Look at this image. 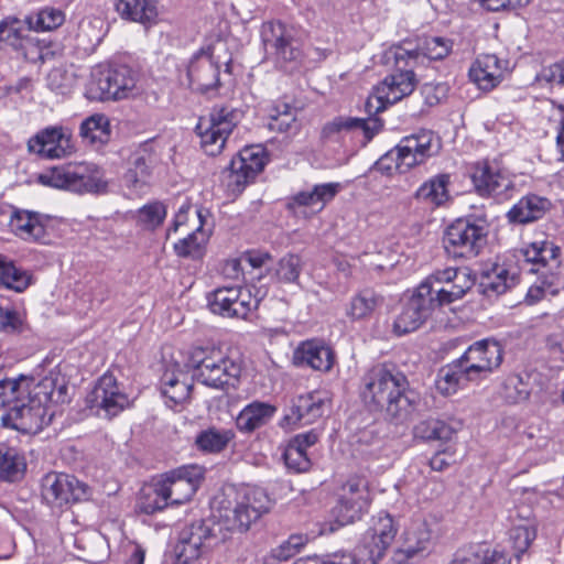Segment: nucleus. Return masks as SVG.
Returning a JSON list of instances; mask_svg holds the SVG:
<instances>
[{"mask_svg":"<svg viewBox=\"0 0 564 564\" xmlns=\"http://www.w3.org/2000/svg\"><path fill=\"white\" fill-rule=\"evenodd\" d=\"M371 498L368 481L364 477H350L341 487L337 505L333 509L336 521L346 525L358 520L367 511Z\"/></svg>","mask_w":564,"mask_h":564,"instance_id":"f3484780","label":"nucleus"},{"mask_svg":"<svg viewBox=\"0 0 564 564\" xmlns=\"http://www.w3.org/2000/svg\"><path fill=\"white\" fill-rule=\"evenodd\" d=\"M440 143L432 131L422 130L417 133L404 137L399 144L387 152L378 162L382 169L391 170L387 162H394V169L400 173L424 163L429 158L437 153Z\"/></svg>","mask_w":564,"mask_h":564,"instance_id":"9d476101","label":"nucleus"},{"mask_svg":"<svg viewBox=\"0 0 564 564\" xmlns=\"http://www.w3.org/2000/svg\"><path fill=\"white\" fill-rule=\"evenodd\" d=\"M240 119L241 111L228 106H215L208 117L199 118L195 131L203 151L210 156L220 154Z\"/></svg>","mask_w":564,"mask_h":564,"instance_id":"1a4fd4ad","label":"nucleus"},{"mask_svg":"<svg viewBox=\"0 0 564 564\" xmlns=\"http://www.w3.org/2000/svg\"><path fill=\"white\" fill-rule=\"evenodd\" d=\"M88 487L67 474H47L42 480V497L52 507L62 508L86 499Z\"/></svg>","mask_w":564,"mask_h":564,"instance_id":"aec40b11","label":"nucleus"},{"mask_svg":"<svg viewBox=\"0 0 564 564\" xmlns=\"http://www.w3.org/2000/svg\"><path fill=\"white\" fill-rule=\"evenodd\" d=\"M170 506L161 479L144 486L137 503L138 510L145 514H153Z\"/></svg>","mask_w":564,"mask_h":564,"instance_id":"37998d69","label":"nucleus"},{"mask_svg":"<svg viewBox=\"0 0 564 564\" xmlns=\"http://www.w3.org/2000/svg\"><path fill=\"white\" fill-rule=\"evenodd\" d=\"M29 31L26 18L20 20L14 17H7L0 21V43L18 48L22 46Z\"/></svg>","mask_w":564,"mask_h":564,"instance_id":"09e8293b","label":"nucleus"},{"mask_svg":"<svg viewBox=\"0 0 564 564\" xmlns=\"http://www.w3.org/2000/svg\"><path fill=\"white\" fill-rule=\"evenodd\" d=\"M238 288H219L208 297L210 311L215 314L228 317Z\"/></svg>","mask_w":564,"mask_h":564,"instance_id":"13d9d810","label":"nucleus"},{"mask_svg":"<svg viewBox=\"0 0 564 564\" xmlns=\"http://www.w3.org/2000/svg\"><path fill=\"white\" fill-rule=\"evenodd\" d=\"M383 299L372 290H362L351 297L346 308V315L352 321L370 318L381 306Z\"/></svg>","mask_w":564,"mask_h":564,"instance_id":"ea45409f","label":"nucleus"},{"mask_svg":"<svg viewBox=\"0 0 564 564\" xmlns=\"http://www.w3.org/2000/svg\"><path fill=\"white\" fill-rule=\"evenodd\" d=\"M305 543V536L301 534L291 535L286 541L272 550L271 556L278 561H288L300 553Z\"/></svg>","mask_w":564,"mask_h":564,"instance_id":"e2e57ef3","label":"nucleus"},{"mask_svg":"<svg viewBox=\"0 0 564 564\" xmlns=\"http://www.w3.org/2000/svg\"><path fill=\"white\" fill-rule=\"evenodd\" d=\"M259 300L251 294L249 289L238 288L228 317L247 318L252 311L257 310Z\"/></svg>","mask_w":564,"mask_h":564,"instance_id":"5fc2aeb1","label":"nucleus"},{"mask_svg":"<svg viewBox=\"0 0 564 564\" xmlns=\"http://www.w3.org/2000/svg\"><path fill=\"white\" fill-rule=\"evenodd\" d=\"M448 185L449 175L438 174L416 189L415 198L432 206H441L449 199Z\"/></svg>","mask_w":564,"mask_h":564,"instance_id":"58836bf2","label":"nucleus"},{"mask_svg":"<svg viewBox=\"0 0 564 564\" xmlns=\"http://www.w3.org/2000/svg\"><path fill=\"white\" fill-rule=\"evenodd\" d=\"M75 74L64 66H57L50 70L46 77L47 87L56 94L66 95L75 85Z\"/></svg>","mask_w":564,"mask_h":564,"instance_id":"6e6d98bb","label":"nucleus"},{"mask_svg":"<svg viewBox=\"0 0 564 564\" xmlns=\"http://www.w3.org/2000/svg\"><path fill=\"white\" fill-rule=\"evenodd\" d=\"M440 143L432 131L422 130L417 133L404 137L399 144L387 152L378 162L382 169L391 170L387 162H394V169L400 173L424 163L429 158L437 153Z\"/></svg>","mask_w":564,"mask_h":564,"instance_id":"9b49d317","label":"nucleus"},{"mask_svg":"<svg viewBox=\"0 0 564 564\" xmlns=\"http://www.w3.org/2000/svg\"><path fill=\"white\" fill-rule=\"evenodd\" d=\"M471 182L480 196H498L508 198L513 189L509 174L494 162H478L471 171Z\"/></svg>","mask_w":564,"mask_h":564,"instance_id":"5701e85b","label":"nucleus"},{"mask_svg":"<svg viewBox=\"0 0 564 564\" xmlns=\"http://www.w3.org/2000/svg\"><path fill=\"white\" fill-rule=\"evenodd\" d=\"M327 398L317 391L299 395L283 416L282 424L294 427L314 423L324 413Z\"/></svg>","mask_w":564,"mask_h":564,"instance_id":"393cba45","label":"nucleus"},{"mask_svg":"<svg viewBox=\"0 0 564 564\" xmlns=\"http://www.w3.org/2000/svg\"><path fill=\"white\" fill-rule=\"evenodd\" d=\"M26 399H17L2 415V424L25 434H36L51 421L48 404L64 403L68 399V386L64 376L51 371L46 377L28 386Z\"/></svg>","mask_w":564,"mask_h":564,"instance_id":"7ed1b4c3","label":"nucleus"},{"mask_svg":"<svg viewBox=\"0 0 564 564\" xmlns=\"http://www.w3.org/2000/svg\"><path fill=\"white\" fill-rule=\"evenodd\" d=\"M521 253L525 262L532 264V268L529 269L532 273H538L541 269L547 267L551 269L556 268L560 263L558 258L561 250L552 241H534L521 249Z\"/></svg>","mask_w":564,"mask_h":564,"instance_id":"473e14b6","label":"nucleus"},{"mask_svg":"<svg viewBox=\"0 0 564 564\" xmlns=\"http://www.w3.org/2000/svg\"><path fill=\"white\" fill-rule=\"evenodd\" d=\"M422 284L431 286V295L437 307L460 300L475 284L468 268H445L430 274Z\"/></svg>","mask_w":564,"mask_h":564,"instance_id":"f8f14e48","label":"nucleus"},{"mask_svg":"<svg viewBox=\"0 0 564 564\" xmlns=\"http://www.w3.org/2000/svg\"><path fill=\"white\" fill-rule=\"evenodd\" d=\"M486 229L466 219H457L444 234L443 245L453 258L470 259L476 257L486 243Z\"/></svg>","mask_w":564,"mask_h":564,"instance_id":"4468645a","label":"nucleus"},{"mask_svg":"<svg viewBox=\"0 0 564 564\" xmlns=\"http://www.w3.org/2000/svg\"><path fill=\"white\" fill-rule=\"evenodd\" d=\"M459 360L475 381L487 378L503 360V348L495 339H481L470 345Z\"/></svg>","mask_w":564,"mask_h":564,"instance_id":"a211bd4d","label":"nucleus"},{"mask_svg":"<svg viewBox=\"0 0 564 564\" xmlns=\"http://www.w3.org/2000/svg\"><path fill=\"white\" fill-rule=\"evenodd\" d=\"M23 326L22 316L14 310L0 306V329L4 333L21 332Z\"/></svg>","mask_w":564,"mask_h":564,"instance_id":"338daca9","label":"nucleus"},{"mask_svg":"<svg viewBox=\"0 0 564 564\" xmlns=\"http://www.w3.org/2000/svg\"><path fill=\"white\" fill-rule=\"evenodd\" d=\"M187 77L194 89L205 91L217 87L219 66L209 51L202 50L192 57L187 67Z\"/></svg>","mask_w":564,"mask_h":564,"instance_id":"cd10ccee","label":"nucleus"},{"mask_svg":"<svg viewBox=\"0 0 564 564\" xmlns=\"http://www.w3.org/2000/svg\"><path fill=\"white\" fill-rule=\"evenodd\" d=\"M188 365L194 369V377L199 382L214 389L236 387L241 373L240 362L216 347L192 349Z\"/></svg>","mask_w":564,"mask_h":564,"instance_id":"20e7f679","label":"nucleus"},{"mask_svg":"<svg viewBox=\"0 0 564 564\" xmlns=\"http://www.w3.org/2000/svg\"><path fill=\"white\" fill-rule=\"evenodd\" d=\"M338 183H325L315 185L312 189L299 192L288 203L289 209L295 214L311 216L322 212L339 192Z\"/></svg>","mask_w":564,"mask_h":564,"instance_id":"bb28decb","label":"nucleus"},{"mask_svg":"<svg viewBox=\"0 0 564 564\" xmlns=\"http://www.w3.org/2000/svg\"><path fill=\"white\" fill-rule=\"evenodd\" d=\"M550 208L547 198L529 194L513 205L507 216L511 223L528 224L542 218Z\"/></svg>","mask_w":564,"mask_h":564,"instance_id":"f704fd0d","label":"nucleus"},{"mask_svg":"<svg viewBox=\"0 0 564 564\" xmlns=\"http://www.w3.org/2000/svg\"><path fill=\"white\" fill-rule=\"evenodd\" d=\"M207 242L206 234L198 227L195 231L174 243L178 257L198 259L203 256Z\"/></svg>","mask_w":564,"mask_h":564,"instance_id":"8fccbe9b","label":"nucleus"},{"mask_svg":"<svg viewBox=\"0 0 564 564\" xmlns=\"http://www.w3.org/2000/svg\"><path fill=\"white\" fill-rule=\"evenodd\" d=\"M109 133V122L104 115H94L80 124V135L89 143H105Z\"/></svg>","mask_w":564,"mask_h":564,"instance_id":"3c124183","label":"nucleus"},{"mask_svg":"<svg viewBox=\"0 0 564 564\" xmlns=\"http://www.w3.org/2000/svg\"><path fill=\"white\" fill-rule=\"evenodd\" d=\"M432 532L425 519L414 517L404 525L400 536V551L408 557L426 551L431 544Z\"/></svg>","mask_w":564,"mask_h":564,"instance_id":"c756f323","label":"nucleus"},{"mask_svg":"<svg viewBox=\"0 0 564 564\" xmlns=\"http://www.w3.org/2000/svg\"><path fill=\"white\" fill-rule=\"evenodd\" d=\"M31 284H33V275L30 271L18 267L12 260L0 254V288L22 293Z\"/></svg>","mask_w":564,"mask_h":564,"instance_id":"4c0bfd02","label":"nucleus"},{"mask_svg":"<svg viewBox=\"0 0 564 564\" xmlns=\"http://www.w3.org/2000/svg\"><path fill=\"white\" fill-rule=\"evenodd\" d=\"M458 359L442 367L437 373L436 388L443 395H452L469 382L475 381Z\"/></svg>","mask_w":564,"mask_h":564,"instance_id":"c9c22d12","label":"nucleus"},{"mask_svg":"<svg viewBox=\"0 0 564 564\" xmlns=\"http://www.w3.org/2000/svg\"><path fill=\"white\" fill-rule=\"evenodd\" d=\"M115 7L122 19L140 23L145 29L158 22L159 10L155 0H116Z\"/></svg>","mask_w":564,"mask_h":564,"instance_id":"2f4dec72","label":"nucleus"},{"mask_svg":"<svg viewBox=\"0 0 564 564\" xmlns=\"http://www.w3.org/2000/svg\"><path fill=\"white\" fill-rule=\"evenodd\" d=\"M302 270L301 258L296 254H286L278 263L275 275L281 282H295Z\"/></svg>","mask_w":564,"mask_h":564,"instance_id":"bf43d9fd","label":"nucleus"},{"mask_svg":"<svg viewBox=\"0 0 564 564\" xmlns=\"http://www.w3.org/2000/svg\"><path fill=\"white\" fill-rule=\"evenodd\" d=\"M39 181L43 185L78 194L106 193L108 187L104 172L91 163L56 166L41 174Z\"/></svg>","mask_w":564,"mask_h":564,"instance_id":"39448f33","label":"nucleus"},{"mask_svg":"<svg viewBox=\"0 0 564 564\" xmlns=\"http://www.w3.org/2000/svg\"><path fill=\"white\" fill-rule=\"evenodd\" d=\"M518 283V274L503 264H496L482 273L479 288L486 296H496L506 293Z\"/></svg>","mask_w":564,"mask_h":564,"instance_id":"72a5a7b5","label":"nucleus"},{"mask_svg":"<svg viewBox=\"0 0 564 564\" xmlns=\"http://www.w3.org/2000/svg\"><path fill=\"white\" fill-rule=\"evenodd\" d=\"M536 80L550 85H564V58L542 68L536 75Z\"/></svg>","mask_w":564,"mask_h":564,"instance_id":"69168bd1","label":"nucleus"},{"mask_svg":"<svg viewBox=\"0 0 564 564\" xmlns=\"http://www.w3.org/2000/svg\"><path fill=\"white\" fill-rule=\"evenodd\" d=\"M397 534L394 520L390 514H379L366 532L364 542L354 553L344 554L338 561L325 564H376L390 546Z\"/></svg>","mask_w":564,"mask_h":564,"instance_id":"423d86ee","label":"nucleus"},{"mask_svg":"<svg viewBox=\"0 0 564 564\" xmlns=\"http://www.w3.org/2000/svg\"><path fill=\"white\" fill-rule=\"evenodd\" d=\"M530 376L527 372L509 375L502 384V397L508 403H521L531 394Z\"/></svg>","mask_w":564,"mask_h":564,"instance_id":"49530a36","label":"nucleus"},{"mask_svg":"<svg viewBox=\"0 0 564 564\" xmlns=\"http://www.w3.org/2000/svg\"><path fill=\"white\" fill-rule=\"evenodd\" d=\"M24 469L23 458L15 448L0 444V478L13 480Z\"/></svg>","mask_w":564,"mask_h":564,"instance_id":"864d4df0","label":"nucleus"},{"mask_svg":"<svg viewBox=\"0 0 564 564\" xmlns=\"http://www.w3.org/2000/svg\"><path fill=\"white\" fill-rule=\"evenodd\" d=\"M64 13L54 8H45L35 15L26 17L30 31L43 32L54 30L63 24Z\"/></svg>","mask_w":564,"mask_h":564,"instance_id":"603ef678","label":"nucleus"},{"mask_svg":"<svg viewBox=\"0 0 564 564\" xmlns=\"http://www.w3.org/2000/svg\"><path fill=\"white\" fill-rule=\"evenodd\" d=\"M94 409L104 411L105 416L112 417L130 405V400L123 388L112 373L102 375L88 397Z\"/></svg>","mask_w":564,"mask_h":564,"instance_id":"4be33fe9","label":"nucleus"},{"mask_svg":"<svg viewBox=\"0 0 564 564\" xmlns=\"http://www.w3.org/2000/svg\"><path fill=\"white\" fill-rule=\"evenodd\" d=\"M361 397L367 405L384 411L395 423L410 420L421 401L405 375L386 364H378L364 375Z\"/></svg>","mask_w":564,"mask_h":564,"instance_id":"f03ea898","label":"nucleus"},{"mask_svg":"<svg viewBox=\"0 0 564 564\" xmlns=\"http://www.w3.org/2000/svg\"><path fill=\"white\" fill-rule=\"evenodd\" d=\"M383 122L378 117L367 119L338 116L326 122L321 131V138L325 141H339L344 133L361 130L366 140L370 141L381 131Z\"/></svg>","mask_w":564,"mask_h":564,"instance_id":"a878e982","label":"nucleus"},{"mask_svg":"<svg viewBox=\"0 0 564 564\" xmlns=\"http://www.w3.org/2000/svg\"><path fill=\"white\" fill-rule=\"evenodd\" d=\"M260 35L267 56L272 58L276 67L285 72L297 68L302 52L293 28L281 21H268L261 25Z\"/></svg>","mask_w":564,"mask_h":564,"instance_id":"6e6552de","label":"nucleus"},{"mask_svg":"<svg viewBox=\"0 0 564 564\" xmlns=\"http://www.w3.org/2000/svg\"><path fill=\"white\" fill-rule=\"evenodd\" d=\"M265 150L261 145L245 147L232 158L226 175L227 189L234 195L240 194L254 181L267 164Z\"/></svg>","mask_w":564,"mask_h":564,"instance_id":"2eb2a0df","label":"nucleus"},{"mask_svg":"<svg viewBox=\"0 0 564 564\" xmlns=\"http://www.w3.org/2000/svg\"><path fill=\"white\" fill-rule=\"evenodd\" d=\"M452 50V42L438 36L424 39L416 48H406L402 45L390 47L384 56L388 63L393 62L398 67H415L424 61H438L445 58Z\"/></svg>","mask_w":564,"mask_h":564,"instance_id":"6ab92c4d","label":"nucleus"},{"mask_svg":"<svg viewBox=\"0 0 564 564\" xmlns=\"http://www.w3.org/2000/svg\"><path fill=\"white\" fill-rule=\"evenodd\" d=\"M536 536L535 528L529 523L514 525L509 533L510 541L516 551V557L527 552Z\"/></svg>","mask_w":564,"mask_h":564,"instance_id":"4d7b16f0","label":"nucleus"},{"mask_svg":"<svg viewBox=\"0 0 564 564\" xmlns=\"http://www.w3.org/2000/svg\"><path fill=\"white\" fill-rule=\"evenodd\" d=\"M165 216V206L160 202H153L139 209L138 221L149 229H154L162 224Z\"/></svg>","mask_w":564,"mask_h":564,"instance_id":"052dcab7","label":"nucleus"},{"mask_svg":"<svg viewBox=\"0 0 564 564\" xmlns=\"http://www.w3.org/2000/svg\"><path fill=\"white\" fill-rule=\"evenodd\" d=\"M297 108L288 102H276L270 110L268 127L272 131L295 133L299 130Z\"/></svg>","mask_w":564,"mask_h":564,"instance_id":"c03bdc74","label":"nucleus"},{"mask_svg":"<svg viewBox=\"0 0 564 564\" xmlns=\"http://www.w3.org/2000/svg\"><path fill=\"white\" fill-rule=\"evenodd\" d=\"M28 150L44 159H62L72 152L70 134L61 127H46L28 141Z\"/></svg>","mask_w":564,"mask_h":564,"instance_id":"b1692460","label":"nucleus"},{"mask_svg":"<svg viewBox=\"0 0 564 564\" xmlns=\"http://www.w3.org/2000/svg\"><path fill=\"white\" fill-rule=\"evenodd\" d=\"M234 438L235 432L231 429L213 426L199 432L195 444L202 452L216 454L223 452Z\"/></svg>","mask_w":564,"mask_h":564,"instance_id":"a18cd8bd","label":"nucleus"},{"mask_svg":"<svg viewBox=\"0 0 564 564\" xmlns=\"http://www.w3.org/2000/svg\"><path fill=\"white\" fill-rule=\"evenodd\" d=\"M454 433L449 424L436 419L421 421L413 429L414 436L424 441L447 442L452 440Z\"/></svg>","mask_w":564,"mask_h":564,"instance_id":"de8ad7c7","label":"nucleus"},{"mask_svg":"<svg viewBox=\"0 0 564 564\" xmlns=\"http://www.w3.org/2000/svg\"><path fill=\"white\" fill-rule=\"evenodd\" d=\"M181 377L185 376L180 371H165L161 378V391L171 408L184 403L191 394L192 386Z\"/></svg>","mask_w":564,"mask_h":564,"instance_id":"a19ab883","label":"nucleus"},{"mask_svg":"<svg viewBox=\"0 0 564 564\" xmlns=\"http://www.w3.org/2000/svg\"><path fill=\"white\" fill-rule=\"evenodd\" d=\"M276 408L265 402H252L245 406L236 420L237 427L242 432H253L265 425L273 417Z\"/></svg>","mask_w":564,"mask_h":564,"instance_id":"e433bc0d","label":"nucleus"},{"mask_svg":"<svg viewBox=\"0 0 564 564\" xmlns=\"http://www.w3.org/2000/svg\"><path fill=\"white\" fill-rule=\"evenodd\" d=\"M395 73L387 76L368 97L366 109L371 113H378L400 101L402 98L411 95L416 86V78L413 72L414 67H398Z\"/></svg>","mask_w":564,"mask_h":564,"instance_id":"ddd939ff","label":"nucleus"},{"mask_svg":"<svg viewBox=\"0 0 564 564\" xmlns=\"http://www.w3.org/2000/svg\"><path fill=\"white\" fill-rule=\"evenodd\" d=\"M271 500L257 487L226 486L213 500L217 521H196L185 527L180 535L178 558L184 563L198 558L205 552L229 539L230 532H246L264 513Z\"/></svg>","mask_w":564,"mask_h":564,"instance_id":"f257e3e1","label":"nucleus"},{"mask_svg":"<svg viewBox=\"0 0 564 564\" xmlns=\"http://www.w3.org/2000/svg\"><path fill=\"white\" fill-rule=\"evenodd\" d=\"M293 359L297 366H307L314 370L327 372L333 367L334 354L324 343L307 340L295 349Z\"/></svg>","mask_w":564,"mask_h":564,"instance_id":"7c9ffc66","label":"nucleus"},{"mask_svg":"<svg viewBox=\"0 0 564 564\" xmlns=\"http://www.w3.org/2000/svg\"><path fill=\"white\" fill-rule=\"evenodd\" d=\"M431 286L422 283L415 289L393 323V332L397 335L401 336L416 330L432 316L437 306L431 295Z\"/></svg>","mask_w":564,"mask_h":564,"instance_id":"dca6fc26","label":"nucleus"},{"mask_svg":"<svg viewBox=\"0 0 564 564\" xmlns=\"http://www.w3.org/2000/svg\"><path fill=\"white\" fill-rule=\"evenodd\" d=\"M551 120L556 122V143L561 152V160L564 161V104L552 102Z\"/></svg>","mask_w":564,"mask_h":564,"instance_id":"774afa93","label":"nucleus"},{"mask_svg":"<svg viewBox=\"0 0 564 564\" xmlns=\"http://www.w3.org/2000/svg\"><path fill=\"white\" fill-rule=\"evenodd\" d=\"M137 82L138 74L129 66H97L91 70L87 94L99 100L124 99L135 94Z\"/></svg>","mask_w":564,"mask_h":564,"instance_id":"0eeeda50","label":"nucleus"},{"mask_svg":"<svg viewBox=\"0 0 564 564\" xmlns=\"http://www.w3.org/2000/svg\"><path fill=\"white\" fill-rule=\"evenodd\" d=\"M104 21L98 17H88L78 25V36L87 40L91 45L98 44L104 36Z\"/></svg>","mask_w":564,"mask_h":564,"instance_id":"680f3d73","label":"nucleus"},{"mask_svg":"<svg viewBox=\"0 0 564 564\" xmlns=\"http://www.w3.org/2000/svg\"><path fill=\"white\" fill-rule=\"evenodd\" d=\"M283 457L286 467L296 473L306 471L311 466V460L307 457L306 452L291 443L286 446Z\"/></svg>","mask_w":564,"mask_h":564,"instance_id":"0e129e2a","label":"nucleus"},{"mask_svg":"<svg viewBox=\"0 0 564 564\" xmlns=\"http://www.w3.org/2000/svg\"><path fill=\"white\" fill-rule=\"evenodd\" d=\"M204 477L200 466H182L165 474L162 478L167 500L171 506L183 505L192 499Z\"/></svg>","mask_w":564,"mask_h":564,"instance_id":"412c9836","label":"nucleus"},{"mask_svg":"<svg viewBox=\"0 0 564 564\" xmlns=\"http://www.w3.org/2000/svg\"><path fill=\"white\" fill-rule=\"evenodd\" d=\"M468 76L477 87L489 91L497 87L503 76V66L500 59L494 54H484L471 64Z\"/></svg>","mask_w":564,"mask_h":564,"instance_id":"c85d7f7f","label":"nucleus"},{"mask_svg":"<svg viewBox=\"0 0 564 564\" xmlns=\"http://www.w3.org/2000/svg\"><path fill=\"white\" fill-rule=\"evenodd\" d=\"M12 231L24 240H40L45 235L37 216L26 210H17L10 219Z\"/></svg>","mask_w":564,"mask_h":564,"instance_id":"79ce46f5","label":"nucleus"}]
</instances>
